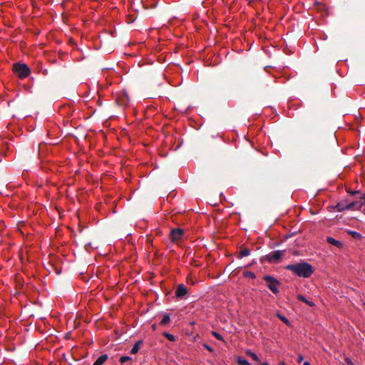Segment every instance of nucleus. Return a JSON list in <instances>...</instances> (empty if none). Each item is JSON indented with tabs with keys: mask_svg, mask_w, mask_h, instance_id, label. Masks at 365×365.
I'll return each mask as SVG.
<instances>
[{
	"mask_svg": "<svg viewBox=\"0 0 365 365\" xmlns=\"http://www.w3.org/2000/svg\"><path fill=\"white\" fill-rule=\"evenodd\" d=\"M286 269L292 271L294 274L300 277H309L314 272L312 266L304 262L288 264Z\"/></svg>",
	"mask_w": 365,
	"mask_h": 365,
	"instance_id": "obj_1",
	"label": "nucleus"
},
{
	"mask_svg": "<svg viewBox=\"0 0 365 365\" xmlns=\"http://www.w3.org/2000/svg\"><path fill=\"white\" fill-rule=\"evenodd\" d=\"M14 72L20 78H25L31 73L30 68L25 63H16L13 66Z\"/></svg>",
	"mask_w": 365,
	"mask_h": 365,
	"instance_id": "obj_2",
	"label": "nucleus"
},
{
	"mask_svg": "<svg viewBox=\"0 0 365 365\" xmlns=\"http://www.w3.org/2000/svg\"><path fill=\"white\" fill-rule=\"evenodd\" d=\"M263 279L267 282V287L274 294H277L279 292V286L280 285V282L277 279L269 275H264Z\"/></svg>",
	"mask_w": 365,
	"mask_h": 365,
	"instance_id": "obj_3",
	"label": "nucleus"
},
{
	"mask_svg": "<svg viewBox=\"0 0 365 365\" xmlns=\"http://www.w3.org/2000/svg\"><path fill=\"white\" fill-rule=\"evenodd\" d=\"M284 252V251L282 250H275L267 255L265 256V258L269 262H277L282 257Z\"/></svg>",
	"mask_w": 365,
	"mask_h": 365,
	"instance_id": "obj_4",
	"label": "nucleus"
},
{
	"mask_svg": "<svg viewBox=\"0 0 365 365\" xmlns=\"http://www.w3.org/2000/svg\"><path fill=\"white\" fill-rule=\"evenodd\" d=\"M182 235L183 230L182 229H173L170 232V239L174 242L180 240Z\"/></svg>",
	"mask_w": 365,
	"mask_h": 365,
	"instance_id": "obj_5",
	"label": "nucleus"
},
{
	"mask_svg": "<svg viewBox=\"0 0 365 365\" xmlns=\"http://www.w3.org/2000/svg\"><path fill=\"white\" fill-rule=\"evenodd\" d=\"M187 293V289H186V287H185L184 284H179L177 287L176 291H175V296H176V297L182 298L185 295H186Z\"/></svg>",
	"mask_w": 365,
	"mask_h": 365,
	"instance_id": "obj_6",
	"label": "nucleus"
},
{
	"mask_svg": "<svg viewBox=\"0 0 365 365\" xmlns=\"http://www.w3.org/2000/svg\"><path fill=\"white\" fill-rule=\"evenodd\" d=\"M364 205L361 202H352L346 206V210L359 209Z\"/></svg>",
	"mask_w": 365,
	"mask_h": 365,
	"instance_id": "obj_7",
	"label": "nucleus"
},
{
	"mask_svg": "<svg viewBox=\"0 0 365 365\" xmlns=\"http://www.w3.org/2000/svg\"><path fill=\"white\" fill-rule=\"evenodd\" d=\"M327 242L330 244V245H332L334 246H336L337 247H341L343 244L341 241L339 240H335L334 237H327Z\"/></svg>",
	"mask_w": 365,
	"mask_h": 365,
	"instance_id": "obj_8",
	"label": "nucleus"
},
{
	"mask_svg": "<svg viewBox=\"0 0 365 365\" xmlns=\"http://www.w3.org/2000/svg\"><path fill=\"white\" fill-rule=\"evenodd\" d=\"M108 358V356L107 354H102L96 360L93 365H102Z\"/></svg>",
	"mask_w": 365,
	"mask_h": 365,
	"instance_id": "obj_9",
	"label": "nucleus"
},
{
	"mask_svg": "<svg viewBox=\"0 0 365 365\" xmlns=\"http://www.w3.org/2000/svg\"><path fill=\"white\" fill-rule=\"evenodd\" d=\"M142 344H143L142 340H139V341H136L130 350V354H137L138 352V351L140 349V346Z\"/></svg>",
	"mask_w": 365,
	"mask_h": 365,
	"instance_id": "obj_10",
	"label": "nucleus"
},
{
	"mask_svg": "<svg viewBox=\"0 0 365 365\" xmlns=\"http://www.w3.org/2000/svg\"><path fill=\"white\" fill-rule=\"evenodd\" d=\"M297 298L299 300V301H302L303 302H304L305 304H307V305H309V307H314L315 304L314 302L308 300L306 299V297L304 296V295H302V294H298Z\"/></svg>",
	"mask_w": 365,
	"mask_h": 365,
	"instance_id": "obj_11",
	"label": "nucleus"
},
{
	"mask_svg": "<svg viewBox=\"0 0 365 365\" xmlns=\"http://www.w3.org/2000/svg\"><path fill=\"white\" fill-rule=\"evenodd\" d=\"M250 255V250L249 249L245 248L240 250L239 252V258H243L245 257L249 256Z\"/></svg>",
	"mask_w": 365,
	"mask_h": 365,
	"instance_id": "obj_12",
	"label": "nucleus"
},
{
	"mask_svg": "<svg viewBox=\"0 0 365 365\" xmlns=\"http://www.w3.org/2000/svg\"><path fill=\"white\" fill-rule=\"evenodd\" d=\"M170 322V317L168 314H165L161 319L160 324L162 326L168 324Z\"/></svg>",
	"mask_w": 365,
	"mask_h": 365,
	"instance_id": "obj_13",
	"label": "nucleus"
},
{
	"mask_svg": "<svg viewBox=\"0 0 365 365\" xmlns=\"http://www.w3.org/2000/svg\"><path fill=\"white\" fill-rule=\"evenodd\" d=\"M246 354L247 355H249L254 361H259L258 356L255 353L252 352L251 350H250V349L247 350Z\"/></svg>",
	"mask_w": 365,
	"mask_h": 365,
	"instance_id": "obj_14",
	"label": "nucleus"
},
{
	"mask_svg": "<svg viewBox=\"0 0 365 365\" xmlns=\"http://www.w3.org/2000/svg\"><path fill=\"white\" fill-rule=\"evenodd\" d=\"M237 361L240 365H251L250 362L242 356H238L237 358Z\"/></svg>",
	"mask_w": 365,
	"mask_h": 365,
	"instance_id": "obj_15",
	"label": "nucleus"
},
{
	"mask_svg": "<svg viewBox=\"0 0 365 365\" xmlns=\"http://www.w3.org/2000/svg\"><path fill=\"white\" fill-rule=\"evenodd\" d=\"M348 233L350 235H351L354 239H361V235L356 231L350 230V231H348Z\"/></svg>",
	"mask_w": 365,
	"mask_h": 365,
	"instance_id": "obj_16",
	"label": "nucleus"
},
{
	"mask_svg": "<svg viewBox=\"0 0 365 365\" xmlns=\"http://www.w3.org/2000/svg\"><path fill=\"white\" fill-rule=\"evenodd\" d=\"M163 336L166 337L169 341H175V336L173 334H171L168 332H164Z\"/></svg>",
	"mask_w": 365,
	"mask_h": 365,
	"instance_id": "obj_17",
	"label": "nucleus"
},
{
	"mask_svg": "<svg viewBox=\"0 0 365 365\" xmlns=\"http://www.w3.org/2000/svg\"><path fill=\"white\" fill-rule=\"evenodd\" d=\"M130 360H131V358L130 356H123L119 359V361H120V362L121 364H124L126 361H130Z\"/></svg>",
	"mask_w": 365,
	"mask_h": 365,
	"instance_id": "obj_18",
	"label": "nucleus"
},
{
	"mask_svg": "<svg viewBox=\"0 0 365 365\" xmlns=\"http://www.w3.org/2000/svg\"><path fill=\"white\" fill-rule=\"evenodd\" d=\"M277 317L280 320H282L283 322H284L285 324H289V322L288 319L287 317H285L284 316L277 314Z\"/></svg>",
	"mask_w": 365,
	"mask_h": 365,
	"instance_id": "obj_19",
	"label": "nucleus"
},
{
	"mask_svg": "<svg viewBox=\"0 0 365 365\" xmlns=\"http://www.w3.org/2000/svg\"><path fill=\"white\" fill-rule=\"evenodd\" d=\"M212 334L215 337L217 338V339L220 340V341H223V337L222 336V335H220L218 332L215 331H212Z\"/></svg>",
	"mask_w": 365,
	"mask_h": 365,
	"instance_id": "obj_20",
	"label": "nucleus"
},
{
	"mask_svg": "<svg viewBox=\"0 0 365 365\" xmlns=\"http://www.w3.org/2000/svg\"><path fill=\"white\" fill-rule=\"evenodd\" d=\"M245 276L251 279H255L256 277L255 274L252 272H245Z\"/></svg>",
	"mask_w": 365,
	"mask_h": 365,
	"instance_id": "obj_21",
	"label": "nucleus"
},
{
	"mask_svg": "<svg viewBox=\"0 0 365 365\" xmlns=\"http://www.w3.org/2000/svg\"><path fill=\"white\" fill-rule=\"evenodd\" d=\"M204 346H205V348L207 350H208L210 351H213L212 348L210 346L207 345V344H205Z\"/></svg>",
	"mask_w": 365,
	"mask_h": 365,
	"instance_id": "obj_22",
	"label": "nucleus"
},
{
	"mask_svg": "<svg viewBox=\"0 0 365 365\" xmlns=\"http://www.w3.org/2000/svg\"><path fill=\"white\" fill-rule=\"evenodd\" d=\"M346 361L349 365H354L350 359L346 358Z\"/></svg>",
	"mask_w": 365,
	"mask_h": 365,
	"instance_id": "obj_23",
	"label": "nucleus"
},
{
	"mask_svg": "<svg viewBox=\"0 0 365 365\" xmlns=\"http://www.w3.org/2000/svg\"><path fill=\"white\" fill-rule=\"evenodd\" d=\"M302 360H303V356L302 355H299L298 356V361L301 362V361H302Z\"/></svg>",
	"mask_w": 365,
	"mask_h": 365,
	"instance_id": "obj_24",
	"label": "nucleus"
},
{
	"mask_svg": "<svg viewBox=\"0 0 365 365\" xmlns=\"http://www.w3.org/2000/svg\"><path fill=\"white\" fill-rule=\"evenodd\" d=\"M361 199L364 200L363 203H365V193L362 195Z\"/></svg>",
	"mask_w": 365,
	"mask_h": 365,
	"instance_id": "obj_25",
	"label": "nucleus"
},
{
	"mask_svg": "<svg viewBox=\"0 0 365 365\" xmlns=\"http://www.w3.org/2000/svg\"><path fill=\"white\" fill-rule=\"evenodd\" d=\"M278 365H286L284 361H280Z\"/></svg>",
	"mask_w": 365,
	"mask_h": 365,
	"instance_id": "obj_26",
	"label": "nucleus"
},
{
	"mask_svg": "<svg viewBox=\"0 0 365 365\" xmlns=\"http://www.w3.org/2000/svg\"><path fill=\"white\" fill-rule=\"evenodd\" d=\"M261 365H269V364L268 362H263Z\"/></svg>",
	"mask_w": 365,
	"mask_h": 365,
	"instance_id": "obj_27",
	"label": "nucleus"
},
{
	"mask_svg": "<svg viewBox=\"0 0 365 365\" xmlns=\"http://www.w3.org/2000/svg\"><path fill=\"white\" fill-rule=\"evenodd\" d=\"M304 365H310L309 362V361H305L304 363Z\"/></svg>",
	"mask_w": 365,
	"mask_h": 365,
	"instance_id": "obj_28",
	"label": "nucleus"
},
{
	"mask_svg": "<svg viewBox=\"0 0 365 365\" xmlns=\"http://www.w3.org/2000/svg\"><path fill=\"white\" fill-rule=\"evenodd\" d=\"M152 327H153V329H156V326H155V324H153V325L152 326Z\"/></svg>",
	"mask_w": 365,
	"mask_h": 365,
	"instance_id": "obj_29",
	"label": "nucleus"
}]
</instances>
